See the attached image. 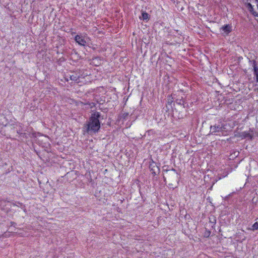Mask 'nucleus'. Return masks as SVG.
Instances as JSON below:
<instances>
[{
    "instance_id": "obj_27",
    "label": "nucleus",
    "mask_w": 258,
    "mask_h": 258,
    "mask_svg": "<svg viewBox=\"0 0 258 258\" xmlns=\"http://www.w3.org/2000/svg\"><path fill=\"white\" fill-rule=\"evenodd\" d=\"M149 165H152L153 164H153H156V163L153 160V159H152V157L151 156L149 158Z\"/></svg>"
},
{
    "instance_id": "obj_17",
    "label": "nucleus",
    "mask_w": 258,
    "mask_h": 258,
    "mask_svg": "<svg viewBox=\"0 0 258 258\" xmlns=\"http://www.w3.org/2000/svg\"><path fill=\"white\" fill-rule=\"evenodd\" d=\"M221 134L223 136H225L227 135V132L228 130L227 128V125L226 124H222L221 125Z\"/></svg>"
},
{
    "instance_id": "obj_20",
    "label": "nucleus",
    "mask_w": 258,
    "mask_h": 258,
    "mask_svg": "<svg viewBox=\"0 0 258 258\" xmlns=\"http://www.w3.org/2000/svg\"><path fill=\"white\" fill-rule=\"evenodd\" d=\"M203 234L204 237L209 238L211 234V231L208 230L207 228H205V232Z\"/></svg>"
},
{
    "instance_id": "obj_10",
    "label": "nucleus",
    "mask_w": 258,
    "mask_h": 258,
    "mask_svg": "<svg viewBox=\"0 0 258 258\" xmlns=\"http://www.w3.org/2000/svg\"><path fill=\"white\" fill-rule=\"evenodd\" d=\"M221 127V125L220 124H215L214 125H211L210 127V133L211 134L214 135H218V133H219L218 135H220Z\"/></svg>"
},
{
    "instance_id": "obj_1",
    "label": "nucleus",
    "mask_w": 258,
    "mask_h": 258,
    "mask_svg": "<svg viewBox=\"0 0 258 258\" xmlns=\"http://www.w3.org/2000/svg\"><path fill=\"white\" fill-rule=\"evenodd\" d=\"M103 119V116L100 112L95 110H91V114L82 127L83 134L93 136L98 134L103 124L101 120Z\"/></svg>"
},
{
    "instance_id": "obj_34",
    "label": "nucleus",
    "mask_w": 258,
    "mask_h": 258,
    "mask_svg": "<svg viewBox=\"0 0 258 258\" xmlns=\"http://www.w3.org/2000/svg\"><path fill=\"white\" fill-rule=\"evenodd\" d=\"M164 180L165 181L166 179L164 176H163Z\"/></svg>"
},
{
    "instance_id": "obj_37",
    "label": "nucleus",
    "mask_w": 258,
    "mask_h": 258,
    "mask_svg": "<svg viewBox=\"0 0 258 258\" xmlns=\"http://www.w3.org/2000/svg\"><path fill=\"white\" fill-rule=\"evenodd\" d=\"M212 188V186H211V187L209 189H211Z\"/></svg>"
},
{
    "instance_id": "obj_21",
    "label": "nucleus",
    "mask_w": 258,
    "mask_h": 258,
    "mask_svg": "<svg viewBox=\"0 0 258 258\" xmlns=\"http://www.w3.org/2000/svg\"><path fill=\"white\" fill-rule=\"evenodd\" d=\"M254 5H256V6L257 7V11H255V13L257 15H253V16H254V17H258V0H255V1L253 3H252V5L254 6Z\"/></svg>"
},
{
    "instance_id": "obj_14",
    "label": "nucleus",
    "mask_w": 258,
    "mask_h": 258,
    "mask_svg": "<svg viewBox=\"0 0 258 258\" xmlns=\"http://www.w3.org/2000/svg\"><path fill=\"white\" fill-rule=\"evenodd\" d=\"M85 176L87 178V181L89 183H91L92 186H94L95 182L92 178V176L90 171L86 172V174H85Z\"/></svg>"
},
{
    "instance_id": "obj_39",
    "label": "nucleus",
    "mask_w": 258,
    "mask_h": 258,
    "mask_svg": "<svg viewBox=\"0 0 258 258\" xmlns=\"http://www.w3.org/2000/svg\"><path fill=\"white\" fill-rule=\"evenodd\" d=\"M1 224H2V223H0V225H1Z\"/></svg>"
},
{
    "instance_id": "obj_25",
    "label": "nucleus",
    "mask_w": 258,
    "mask_h": 258,
    "mask_svg": "<svg viewBox=\"0 0 258 258\" xmlns=\"http://www.w3.org/2000/svg\"><path fill=\"white\" fill-rule=\"evenodd\" d=\"M257 202H258V199H257V198H256V199H255V197H253V198H252V200H251V203H252L253 205H254V206H256V204H257Z\"/></svg>"
},
{
    "instance_id": "obj_24",
    "label": "nucleus",
    "mask_w": 258,
    "mask_h": 258,
    "mask_svg": "<svg viewBox=\"0 0 258 258\" xmlns=\"http://www.w3.org/2000/svg\"><path fill=\"white\" fill-rule=\"evenodd\" d=\"M146 133L149 135L155 134V131L154 130H149L146 132Z\"/></svg>"
},
{
    "instance_id": "obj_13",
    "label": "nucleus",
    "mask_w": 258,
    "mask_h": 258,
    "mask_svg": "<svg viewBox=\"0 0 258 258\" xmlns=\"http://www.w3.org/2000/svg\"><path fill=\"white\" fill-rule=\"evenodd\" d=\"M150 18V15L146 12L142 11V15L140 16V19L144 21L148 22Z\"/></svg>"
},
{
    "instance_id": "obj_19",
    "label": "nucleus",
    "mask_w": 258,
    "mask_h": 258,
    "mask_svg": "<svg viewBox=\"0 0 258 258\" xmlns=\"http://www.w3.org/2000/svg\"><path fill=\"white\" fill-rule=\"evenodd\" d=\"M93 60H96V63L94 64L95 66H99L101 64V57L99 56H96L92 58Z\"/></svg>"
},
{
    "instance_id": "obj_5",
    "label": "nucleus",
    "mask_w": 258,
    "mask_h": 258,
    "mask_svg": "<svg viewBox=\"0 0 258 258\" xmlns=\"http://www.w3.org/2000/svg\"><path fill=\"white\" fill-rule=\"evenodd\" d=\"M240 4L244 6L247 11L252 15H256L257 14L255 13L252 3L255 1V0H239Z\"/></svg>"
},
{
    "instance_id": "obj_36",
    "label": "nucleus",
    "mask_w": 258,
    "mask_h": 258,
    "mask_svg": "<svg viewBox=\"0 0 258 258\" xmlns=\"http://www.w3.org/2000/svg\"><path fill=\"white\" fill-rule=\"evenodd\" d=\"M99 104H100H100H102V102H99Z\"/></svg>"
},
{
    "instance_id": "obj_16",
    "label": "nucleus",
    "mask_w": 258,
    "mask_h": 258,
    "mask_svg": "<svg viewBox=\"0 0 258 258\" xmlns=\"http://www.w3.org/2000/svg\"><path fill=\"white\" fill-rule=\"evenodd\" d=\"M89 71L87 70H80L79 77L80 78H84L85 77L90 75V73H89Z\"/></svg>"
},
{
    "instance_id": "obj_18",
    "label": "nucleus",
    "mask_w": 258,
    "mask_h": 258,
    "mask_svg": "<svg viewBox=\"0 0 258 258\" xmlns=\"http://www.w3.org/2000/svg\"><path fill=\"white\" fill-rule=\"evenodd\" d=\"M247 229L253 231L258 230V222H255L251 227H248Z\"/></svg>"
},
{
    "instance_id": "obj_26",
    "label": "nucleus",
    "mask_w": 258,
    "mask_h": 258,
    "mask_svg": "<svg viewBox=\"0 0 258 258\" xmlns=\"http://www.w3.org/2000/svg\"><path fill=\"white\" fill-rule=\"evenodd\" d=\"M99 109L104 113H106L108 110V109L107 108H103L100 107V106H99Z\"/></svg>"
},
{
    "instance_id": "obj_31",
    "label": "nucleus",
    "mask_w": 258,
    "mask_h": 258,
    "mask_svg": "<svg viewBox=\"0 0 258 258\" xmlns=\"http://www.w3.org/2000/svg\"><path fill=\"white\" fill-rule=\"evenodd\" d=\"M20 136L23 138H26V133H21L20 134Z\"/></svg>"
},
{
    "instance_id": "obj_2",
    "label": "nucleus",
    "mask_w": 258,
    "mask_h": 258,
    "mask_svg": "<svg viewBox=\"0 0 258 258\" xmlns=\"http://www.w3.org/2000/svg\"><path fill=\"white\" fill-rule=\"evenodd\" d=\"M189 108L188 103H184L183 105L175 106L173 103V107H172V117L177 119L184 118L187 115V109Z\"/></svg>"
},
{
    "instance_id": "obj_30",
    "label": "nucleus",
    "mask_w": 258,
    "mask_h": 258,
    "mask_svg": "<svg viewBox=\"0 0 258 258\" xmlns=\"http://www.w3.org/2000/svg\"><path fill=\"white\" fill-rule=\"evenodd\" d=\"M125 155L128 158L130 157L131 154L127 151V150L125 151Z\"/></svg>"
},
{
    "instance_id": "obj_9",
    "label": "nucleus",
    "mask_w": 258,
    "mask_h": 258,
    "mask_svg": "<svg viewBox=\"0 0 258 258\" xmlns=\"http://www.w3.org/2000/svg\"><path fill=\"white\" fill-rule=\"evenodd\" d=\"M175 96H176V94L172 93L171 94H169L167 97V100L166 104V107L168 110H169L167 108L168 105L170 106L172 108V107H173V105H172V103H173L175 104Z\"/></svg>"
},
{
    "instance_id": "obj_28",
    "label": "nucleus",
    "mask_w": 258,
    "mask_h": 258,
    "mask_svg": "<svg viewBox=\"0 0 258 258\" xmlns=\"http://www.w3.org/2000/svg\"><path fill=\"white\" fill-rule=\"evenodd\" d=\"M173 171L175 172L176 173V174H178V173H177V172L176 170V169H174V168H172L171 169H169V170H167V169H166V170H165V169H164V170H163V171H166V172H168V171Z\"/></svg>"
},
{
    "instance_id": "obj_33",
    "label": "nucleus",
    "mask_w": 258,
    "mask_h": 258,
    "mask_svg": "<svg viewBox=\"0 0 258 258\" xmlns=\"http://www.w3.org/2000/svg\"><path fill=\"white\" fill-rule=\"evenodd\" d=\"M244 73H246L247 71L246 70H244Z\"/></svg>"
},
{
    "instance_id": "obj_22",
    "label": "nucleus",
    "mask_w": 258,
    "mask_h": 258,
    "mask_svg": "<svg viewBox=\"0 0 258 258\" xmlns=\"http://www.w3.org/2000/svg\"><path fill=\"white\" fill-rule=\"evenodd\" d=\"M79 78H80L79 77V76L77 77L76 76L72 75L70 77L71 80L74 81H77L79 79Z\"/></svg>"
},
{
    "instance_id": "obj_8",
    "label": "nucleus",
    "mask_w": 258,
    "mask_h": 258,
    "mask_svg": "<svg viewBox=\"0 0 258 258\" xmlns=\"http://www.w3.org/2000/svg\"><path fill=\"white\" fill-rule=\"evenodd\" d=\"M75 41L80 45L85 46L87 42L85 40V36L82 35H77L74 38Z\"/></svg>"
},
{
    "instance_id": "obj_15",
    "label": "nucleus",
    "mask_w": 258,
    "mask_h": 258,
    "mask_svg": "<svg viewBox=\"0 0 258 258\" xmlns=\"http://www.w3.org/2000/svg\"><path fill=\"white\" fill-rule=\"evenodd\" d=\"M128 115H129V114L127 112H124V113L121 112L120 114H119L118 115L117 120L120 121L121 119L123 120H126L127 119Z\"/></svg>"
},
{
    "instance_id": "obj_7",
    "label": "nucleus",
    "mask_w": 258,
    "mask_h": 258,
    "mask_svg": "<svg viewBox=\"0 0 258 258\" xmlns=\"http://www.w3.org/2000/svg\"><path fill=\"white\" fill-rule=\"evenodd\" d=\"M249 62H251L253 67V73L254 79L256 83H258V61L255 59L249 60Z\"/></svg>"
},
{
    "instance_id": "obj_23",
    "label": "nucleus",
    "mask_w": 258,
    "mask_h": 258,
    "mask_svg": "<svg viewBox=\"0 0 258 258\" xmlns=\"http://www.w3.org/2000/svg\"><path fill=\"white\" fill-rule=\"evenodd\" d=\"M86 104L89 105L91 109L96 107V104L94 102H88Z\"/></svg>"
},
{
    "instance_id": "obj_38",
    "label": "nucleus",
    "mask_w": 258,
    "mask_h": 258,
    "mask_svg": "<svg viewBox=\"0 0 258 258\" xmlns=\"http://www.w3.org/2000/svg\"><path fill=\"white\" fill-rule=\"evenodd\" d=\"M17 133H18V134H19L20 135V134H21V133H20V132H18Z\"/></svg>"
},
{
    "instance_id": "obj_4",
    "label": "nucleus",
    "mask_w": 258,
    "mask_h": 258,
    "mask_svg": "<svg viewBox=\"0 0 258 258\" xmlns=\"http://www.w3.org/2000/svg\"><path fill=\"white\" fill-rule=\"evenodd\" d=\"M233 31V29L231 23L224 24L219 29L221 35L224 37L230 36Z\"/></svg>"
},
{
    "instance_id": "obj_6",
    "label": "nucleus",
    "mask_w": 258,
    "mask_h": 258,
    "mask_svg": "<svg viewBox=\"0 0 258 258\" xmlns=\"http://www.w3.org/2000/svg\"><path fill=\"white\" fill-rule=\"evenodd\" d=\"M160 163L158 165L157 163L149 165V168L151 172L153 178H157V175L160 172V169L159 167Z\"/></svg>"
},
{
    "instance_id": "obj_12",
    "label": "nucleus",
    "mask_w": 258,
    "mask_h": 258,
    "mask_svg": "<svg viewBox=\"0 0 258 258\" xmlns=\"http://www.w3.org/2000/svg\"><path fill=\"white\" fill-rule=\"evenodd\" d=\"M184 103H188L185 99H184L182 96L179 97L176 94L175 96V104L177 105H183Z\"/></svg>"
},
{
    "instance_id": "obj_35",
    "label": "nucleus",
    "mask_w": 258,
    "mask_h": 258,
    "mask_svg": "<svg viewBox=\"0 0 258 258\" xmlns=\"http://www.w3.org/2000/svg\"><path fill=\"white\" fill-rule=\"evenodd\" d=\"M99 104H100H100H102V102H99Z\"/></svg>"
},
{
    "instance_id": "obj_3",
    "label": "nucleus",
    "mask_w": 258,
    "mask_h": 258,
    "mask_svg": "<svg viewBox=\"0 0 258 258\" xmlns=\"http://www.w3.org/2000/svg\"><path fill=\"white\" fill-rule=\"evenodd\" d=\"M235 136L251 141L254 139V137H258V132L253 127L249 128L248 131L237 132Z\"/></svg>"
},
{
    "instance_id": "obj_29",
    "label": "nucleus",
    "mask_w": 258,
    "mask_h": 258,
    "mask_svg": "<svg viewBox=\"0 0 258 258\" xmlns=\"http://www.w3.org/2000/svg\"><path fill=\"white\" fill-rule=\"evenodd\" d=\"M16 225H17V223H15L14 222H13V221H11L10 222V225L9 226V227H11V226L15 227Z\"/></svg>"
},
{
    "instance_id": "obj_11",
    "label": "nucleus",
    "mask_w": 258,
    "mask_h": 258,
    "mask_svg": "<svg viewBox=\"0 0 258 258\" xmlns=\"http://www.w3.org/2000/svg\"><path fill=\"white\" fill-rule=\"evenodd\" d=\"M81 58V56L78 53L76 49H73L70 53V59L73 61H77Z\"/></svg>"
},
{
    "instance_id": "obj_32",
    "label": "nucleus",
    "mask_w": 258,
    "mask_h": 258,
    "mask_svg": "<svg viewBox=\"0 0 258 258\" xmlns=\"http://www.w3.org/2000/svg\"><path fill=\"white\" fill-rule=\"evenodd\" d=\"M139 192H140V195L141 196L142 199H144V196L143 194H142V192L140 190H139Z\"/></svg>"
}]
</instances>
